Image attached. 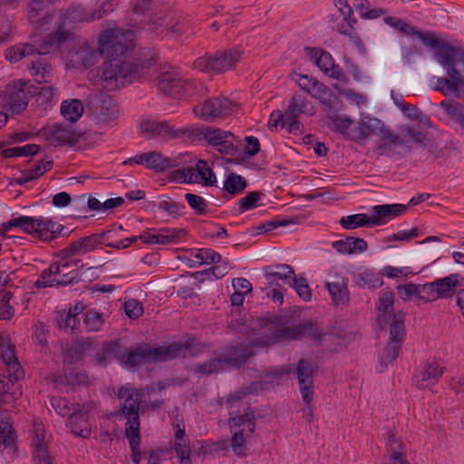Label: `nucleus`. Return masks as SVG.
Here are the masks:
<instances>
[{"label": "nucleus", "instance_id": "obj_13", "mask_svg": "<svg viewBox=\"0 0 464 464\" xmlns=\"http://www.w3.org/2000/svg\"><path fill=\"white\" fill-rule=\"evenodd\" d=\"M27 84L28 82L23 80L10 82L0 97L3 107L13 113L23 111L33 97V92Z\"/></svg>", "mask_w": 464, "mask_h": 464}, {"label": "nucleus", "instance_id": "obj_3", "mask_svg": "<svg viewBox=\"0 0 464 464\" xmlns=\"http://www.w3.org/2000/svg\"><path fill=\"white\" fill-rule=\"evenodd\" d=\"M458 55V48L445 43H442L436 52L437 61L447 70L448 78H438L435 90L441 92L445 96L459 97L463 92L464 77L456 68Z\"/></svg>", "mask_w": 464, "mask_h": 464}, {"label": "nucleus", "instance_id": "obj_24", "mask_svg": "<svg viewBox=\"0 0 464 464\" xmlns=\"http://www.w3.org/2000/svg\"><path fill=\"white\" fill-rule=\"evenodd\" d=\"M407 210L403 204H382L372 208L371 226H382L402 215Z\"/></svg>", "mask_w": 464, "mask_h": 464}, {"label": "nucleus", "instance_id": "obj_25", "mask_svg": "<svg viewBox=\"0 0 464 464\" xmlns=\"http://www.w3.org/2000/svg\"><path fill=\"white\" fill-rule=\"evenodd\" d=\"M444 368L432 361L424 365L422 371L415 375V385L420 390L431 389L443 375Z\"/></svg>", "mask_w": 464, "mask_h": 464}, {"label": "nucleus", "instance_id": "obj_22", "mask_svg": "<svg viewBox=\"0 0 464 464\" xmlns=\"http://www.w3.org/2000/svg\"><path fill=\"white\" fill-rule=\"evenodd\" d=\"M316 368L305 359H300L296 364V375L299 383V390L303 401L311 400V393H314V374Z\"/></svg>", "mask_w": 464, "mask_h": 464}, {"label": "nucleus", "instance_id": "obj_42", "mask_svg": "<svg viewBox=\"0 0 464 464\" xmlns=\"http://www.w3.org/2000/svg\"><path fill=\"white\" fill-rule=\"evenodd\" d=\"M388 451L390 453L389 464H410L403 451L402 443L393 435H390L387 440Z\"/></svg>", "mask_w": 464, "mask_h": 464}, {"label": "nucleus", "instance_id": "obj_44", "mask_svg": "<svg viewBox=\"0 0 464 464\" xmlns=\"http://www.w3.org/2000/svg\"><path fill=\"white\" fill-rule=\"evenodd\" d=\"M191 256L195 258V260H193L194 266H201L204 264H217L221 261V255L212 248H200L191 250Z\"/></svg>", "mask_w": 464, "mask_h": 464}, {"label": "nucleus", "instance_id": "obj_33", "mask_svg": "<svg viewBox=\"0 0 464 464\" xmlns=\"http://www.w3.org/2000/svg\"><path fill=\"white\" fill-rule=\"evenodd\" d=\"M34 447L33 457L36 464H53L47 446L44 442V433L40 427H34V437L32 440Z\"/></svg>", "mask_w": 464, "mask_h": 464}, {"label": "nucleus", "instance_id": "obj_5", "mask_svg": "<svg viewBox=\"0 0 464 464\" xmlns=\"http://www.w3.org/2000/svg\"><path fill=\"white\" fill-rule=\"evenodd\" d=\"M62 259L53 262L50 266L44 269L39 278L35 281L36 288H46L59 285H68L79 281V271L77 264L67 260L60 252Z\"/></svg>", "mask_w": 464, "mask_h": 464}, {"label": "nucleus", "instance_id": "obj_50", "mask_svg": "<svg viewBox=\"0 0 464 464\" xmlns=\"http://www.w3.org/2000/svg\"><path fill=\"white\" fill-rule=\"evenodd\" d=\"M333 29L341 34L348 35L352 31H354V26L357 24V19L353 15H341L335 19L332 18Z\"/></svg>", "mask_w": 464, "mask_h": 464}, {"label": "nucleus", "instance_id": "obj_51", "mask_svg": "<svg viewBox=\"0 0 464 464\" xmlns=\"http://www.w3.org/2000/svg\"><path fill=\"white\" fill-rule=\"evenodd\" d=\"M339 223L344 229H354L364 226H371V218L362 213L353 214L343 217Z\"/></svg>", "mask_w": 464, "mask_h": 464}, {"label": "nucleus", "instance_id": "obj_43", "mask_svg": "<svg viewBox=\"0 0 464 464\" xmlns=\"http://www.w3.org/2000/svg\"><path fill=\"white\" fill-rule=\"evenodd\" d=\"M215 358H212L207 362L202 363H198L194 365V372L202 375H210L214 372H218L222 370H226V366L221 359L218 352H215Z\"/></svg>", "mask_w": 464, "mask_h": 464}, {"label": "nucleus", "instance_id": "obj_34", "mask_svg": "<svg viewBox=\"0 0 464 464\" xmlns=\"http://www.w3.org/2000/svg\"><path fill=\"white\" fill-rule=\"evenodd\" d=\"M460 276L459 274H450L443 278H438L433 281L438 298H450L457 294L455 288L461 285L459 283Z\"/></svg>", "mask_w": 464, "mask_h": 464}, {"label": "nucleus", "instance_id": "obj_8", "mask_svg": "<svg viewBox=\"0 0 464 464\" xmlns=\"http://www.w3.org/2000/svg\"><path fill=\"white\" fill-rule=\"evenodd\" d=\"M140 130L147 138H160L165 141L188 139L196 131L194 126L177 127L168 121L146 120L140 123Z\"/></svg>", "mask_w": 464, "mask_h": 464}, {"label": "nucleus", "instance_id": "obj_41", "mask_svg": "<svg viewBox=\"0 0 464 464\" xmlns=\"http://www.w3.org/2000/svg\"><path fill=\"white\" fill-rule=\"evenodd\" d=\"M401 348V343H399V342L389 341L379 359V364L376 366V370L382 372L389 363L393 362L397 359Z\"/></svg>", "mask_w": 464, "mask_h": 464}, {"label": "nucleus", "instance_id": "obj_56", "mask_svg": "<svg viewBox=\"0 0 464 464\" xmlns=\"http://www.w3.org/2000/svg\"><path fill=\"white\" fill-rule=\"evenodd\" d=\"M296 294L305 302H309L312 299V290L310 289L307 279L304 276H295L289 284Z\"/></svg>", "mask_w": 464, "mask_h": 464}, {"label": "nucleus", "instance_id": "obj_11", "mask_svg": "<svg viewBox=\"0 0 464 464\" xmlns=\"http://www.w3.org/2000/svg\"><path fill=\"white\" fill-rule=\"evenodd\" d=\"M237 104L230 99L219 96L206 100L194 107V112L204 121L225 119L237 112Z\"/></svg>", "mask_w": 464, "mask_h": 464}, {"label": "nucleus", "instance_id": "obj_1", "mask_svg": "<svg viewBox=\"0 0 464 464\" xmlns=\"http://www.w3.org/2000/svg\"><path fill=\"white\" fill-rule=\"evenodd\" d=\"M133 41L134 34L130 30L122 33L106 30L99 37L98 50L86 43L72 48L65 56L67 66L87 69L94 65L101 55L106 54L110 58L100 68L102 86L108 91L124 87L126 83L145 77L158 63L151 53L127 59L126 53L134 47Z\"/></svg>", "mask_w": 464, "mask_h": 464}, {"label": "nucleus", "instance_id": "obj_15", "mask_svg": "<svg viewBox=\"0 0 464 464\" xmlns=\"http://www.w3.org/2000/svg\"><path fill=\"white\" fill-rule=\"evenodd\" d=\"M296 83L312 98L318 100L324 107L334 109L338 97L324 83L307 74H297Z\"/></svg>", "mask_w": 464, "mask_h": 464}, {"label": "nucleus", "instance_id": "obj_60", "mask_svg": "<svg viewBox=\"0 0 464 464\" xmlns=\"http://www.w3.org/2000/svg\"><path fill=\"white\" fill-rule=\"evenodd\" d=\"M289 224H293V221L287 218H284L280 216L275 217L271 220H267L260 223L255 227L256 233L257 235L265 234L270 232L274 229H276L280 227H285Z\"/></svg>", "mask_w": 464, "mask_h": 464}, {"label": "nucleus", "instance_id": "obj_27", "mask_svg": "<svg viewBox=\"0 0 464 464\" xmlns=\"http://www.w3.org/2000/svg\"><path fill=\"white\" fill-rule=\"evenodd\" d=\"M263 271L269 287L278 285L277 280L289 285L295 276L294 268L286 264L266 266Z\"/></svg>", "mask_w": 464, "mask_h": 464}, {"label": "nucleus", "instance_id": "obj_47", "mask_svg": "<svg viewBox=\"0 0 464 464\" xmlns=\"http://www.w3.org/2000/svg\"><path fill=\"white\" fill-rule=\"evenodd\" d=\"M11 298L12 293L0 281V320H9L14 314V308L10 304Z\"/></svg>", "mask_w": 464, "mask_h": 464}, {"label": "nucleus", "instance_id": "obj_48", "mask_svg": "<svg viewBox=\"0 0 464 464\" xmlns=\"http://www.w3.org/2000/svg\"><path fill=\"white\" fill-rule=\"evenodd\" d=\"M440 107L445 111L450 119L459 124L460 128L464 130V106L460 103L451 101H443L440 102Z\"/></svg>", "mask_w": 464, "mask_h": 464}, {"label": "nucleus", "instance_id": "obj_18", "mask_svg": "<svg viewBox=\"0 0 464 464\" xmlns=\"http://www.w3.org/2000/svg\"><path fill=\"white\" fill-rule=\"evenodd\" d=\"M0 359L6 366L10 379L18 381L24 377V371L15 354V345L8 336L0 338Z\"/></svg>", "mask_w": 464, "mask_h": 464}, {"label": "nucleus", "instance_id": "obj_49", "mask_svg": "<svg viewBox=\"0 0 464 464\" xmlns=\"http://www.w3.org/2000/svg\"><path fill=\"white\" fill-rule=\"evenodd\" d=\"M15 442V433L12 425L0 420V452L5 449H12Z\"/></svg>", "mask_w": 464, "mask_h": 464}, {"label": "nucleus", "instance_id": "obj_26", "mask_svg": "<svg viewBox=\"0 0 464 464\" xmlns=\"http://www.w3.org/2000/svg\"><path fill=\"white\" fill-rule=\"evenodd\" d=\"M379 128V119L363 114L361 116L357 125L351 129L350 136L353 140H363L370 136H376Z\"/></svg>", "mask_w": 464, "mask_h": 464}, {"label": "nucleus", "instance_id": "obj_61", "mask_svg": "<svg viewBox=\"0 0 464 464\" xmlns=\"http://www.w3.org/2000/svg\"><path fill=\"white\" fill-rule=\"evenodd\" d=\"M83 324L87 331L90 332H98L100 331L103 324L104 319L102 314L98 313L94 310H89L84 314Z\"/></svg>", "mask_w": 464, "mask_h": 464}, {"label": "nucleus", "instance_id": "obj_17", "mask_svg": "<svg viewBox=\"0 0 464 464\" xmlns=\"http://www.w3.org/2000/svg\"><path fill=\"white\" fill-rule=\"evenodd\" d=\"M131 163L143 165L156 172H163L177 165L175 160L166 157L161 152L156 150L141 153L123 161L124 165Z\"/></svg>", "mask_w": 464, "mask_h": 464}, {"label": "nucleus", "instance_id": "obj_19", "mask_svg": "<svg viewBox=\"0 0 464 464\" xmlns=\"http://www.w3.org/2000/svg\"><path fill=\"white\" fill-rule=\"evenodd\" d=\"M308 105V101L300 94H295L291 98L289 105L284 111L289 132L301 131V122L298 119L301 114L306 113Z\"/></svg>", "mask_w": 464, "mask_h": 464}, {"label": "nucleus", "instance_id": "obj_37", "mask_svg": "<svg viewBox=\"0 0 464 464\" xmlns=\"http://www.w3.org/2000/svg\"><path fill=\"white\" fill-rule=\"evenodd\" d=\"M393 305V294L389 291L382 292L379 297V316L378 322L381 326H383L391 321L392 314L391 313Z\"/></svg>", "mask_w": 464, "mask_h": 464}, {"label": "nucleus", "instance_id": "obj_6", "mask_svg": "<svg viewBox=\"0 0 464 464\" xmlns=\"http://www.w3.org/2000/svg\"><path fill=\"white\" fill-rule=\"evenodd\" d=\"M71 34L63 27L48 34L38 48L30 44H17L5 51V56L11 63L34 54L42 55L49 53L53 49L59 48L68 40Z\"/></svg>", "mask_w": 464, "mask_h": 464}, {"label": "nucleus", "instance_id": "obj_46", "mask_svg": "<svg viewBox=\"0 0 464 464\" xmlns=\"http://www.w3.org/2000/svg\"><path fill=\"white\" fill-rule=\"evenodd\" d=\"M92 345V338L81 339L75 342L66 352V357L69 362L81 360Z\"/></svg>", "mask_w": 464, "mask_h": 464}, {"label": "nucleus", "instance_id": "obj_2", "mask_svg": "<svg viewBox=\"0 0 464 464\" xmlns=\"http://www.w3.org/2000/svg\"><path fill=\"white\" fill-rule=\"evenodd\" d=\"M287 316L271 314L259 319V326L266 328L257 334L255 343L260 346H270L280 343L301 341L304 338L320 342L327 335L313 321H302L290 325Z\"/></svg>", "mask_w": 464, "mask_h": 464}, {"label": "nucleus", "instance_id": "obj_32", "mask_svg": "<svg viewBox=\"0 0 464 464\" xmlns=\"http://www.w3.org/2000/svg\"><path fill=\"white\" fill-rule=\"evenodd\" d=\"M46 139L55 146L73 145L75 142L74 132L70 129L60 125H53L44 131Z\"/></svg>", "mask_w": 464, "mask_h": 464}, {"label": "nucleus", "instance_id": "obj_53", "mask_svg": "<svg viewBox=\"0 0 464 464\" xmlns=\"http://www.w3.org/2000/svg\"><path fill=\"white\" fill-rule=\"evenodd\" d=\"M51 403L55 411L63 417H69L76 411V407L82 405L79 403H72L63 397H53Z\"/></svg>", "mask_w": 464, "mask_h": 464}, {"label": "nucleus", "instance_id": "obj_57", "mask_svg": "<svg viewBox=\"0 0 464 464\" xmlns=\"http://www.w3.org/2000/svg\"><path fill=\"white\" fill-rule=\"evenodd\" d=\"M40 150L39 145L26 144L22 147L6 148L2 150L4 158L35 155Z\"/></svg>", "mask_w": 464, "mask_h": 464}, {"label": "nucleus", "instance_id": "obj_36", "mask_svg": "<svg viewBox=\"0 0 464 464\" xmlns=\"http://www.w3.org/2000/svg\"><path fill=\"white\" fill-rule=\"evenodd\" d=\"M22 395V392L20 390V384L14 378H11L8 374L7 382H5V380L0 378V401L5 403H11Z\"/></svg>", "mask_w": 464, "mask_h": 464}, {"label": "nucleus", "instance_id": "obj_29", "mask_svg": "<svg viewBox=\"0 0 464 464\" xmlns=\"http://www.w3.org/2000/svg\"><path fill=\"white\" fill-rule=\"evenodd\" d=\"M153 362L151 355V347L147 344L139 346L134 350H127L122 347L121 363L130 367L140 364Z\"/></svg>", "mask_w": 464, "mask_h": 464}, {"label": "nucleus", "instance_id": "obj_58", "mask_svg": "<svg viewBox=\"0 0 464 464\" xmlns=\"http://www.w3.org/2000/svg\"><path fill=\"white\" fill-rule=\"evenodd\" d=\"M59 92L51 85L43 86L37 92V102L48 107L58 101Z\"/></svg>", "mask_w": 464, "mask_h": 464}, {"label": "nucleus", "instance_id": "obj_14", "mask_svg": "<svg viewBox=\"0 0 464 464\" xmlns=\"http://www.w3.org/2000/svg\"><path fill=\"white\" fill-rule=\"evenodd\" d=\"M87 110L95 120L102 123H110L115 121L120 112L116 101L102 92L91 94Z\"/></svg>", "mask_w": 464, "mask_h": 464}, {"label": "nucleus", "instance_id": "obj_39", "mask_svg": "<svg viewBox=\"0 0 464 464\" xmlns=\"http://www.w3.org/2000/svg\"><path fill=\"white\" fill-rule=\"evenodd\" d=\"M84 107L82 102L78 99L63 101L61 104V113L65 120L75 122L82 115Z\"/></svg>", "mask_w": 464, "mask_h": 464}, {"label": "nucleus", "instance_id": "obj_64", "mask_svg": "<svg viewBox=\"0 0 464 464\" xmlns=\"http://www.w3.org/2000/svg\"><path fill=\"white\" fill-rule=\"evenodd\" d=\"M417 299L423 303H431L439 299L433 282L423 285L418 284Z\"/></svg>", "mask_w": 464, "mask_h": 464}, {"label": "nucleus", "instance_id": "obj_40", "mask_svg": "<svg viewBox=\"0 0 464 464\" xmlns=\"http://www.w3.org/2000/svg\"><path fill=\"white\" fill-rule=\"evenodd\" d=\"M28 68L31 75L34 76L37 82H47L50 81L53 67L45 59L40 57L36 61H33Z\"/></svg>", "mask_w": 464, "mask_h": 464}, {"label": "nucleus", "instance_id": "obj_54", "mask_svg": "<svg viewBox=\"0 0 464 464\" xmlns=\"http://www.w3.org/2000/svg\"><path fill=\"white\" fill-rule=\"evenodd\" d=\"M246 187V181L245 178L236 173H230L224 183L225 190L233 196L242 193Z\"/></svg>", "mask_w": 464, "mask_h": 464}, {"label": "nucleus", "instance_id": "obj_28", "mask_svg": "<svg viewBox=\"0 0 464 464\" xmlns=\"http://www.w3.org/2000/svg\"><path fill=\"white\" fill-rule=\"evenodd\" d=\"M88 408L85 404L76 407V411L68 417L67 427L76 436L88 438L91 435L86 414Z\"/></svg>", "mask_w": 464, "mask_h": 464}, {"label": "nucleus", "instance_id": "obj_12", "mask_svg": "<svg viewBox=\"0 0 464 464\" xmlns=\"http://www.w3.org/2000/svg\"><path fill=\"white\" fill-rule=\"evenodd\" d=\"M172 180L179 183H199L205 186L216 184V175L206 160H198L196 166L178 169L171 173Z\"/></svg>", "mask_w": 464, "mask_h": 464}, {"label": "nucleus", "instance_id": "obj_20", "mask_svg": "<svg viewBox=\"0 0 464 464\" xmlns=\"http://www.w3.org/2000/svg\"><path fill=\"white\" fill-rule=\"evenodd\" d=\"M218 353L227 369L228 367L239 368L254 354V351L250 345L239 343L227 346Z\"/></svg>", "mask_w": 464, "mask_h": 464}, {"label": "nucleus", "instance_id": "obj_23", "mask_svg": "<svg viewBox=\"0 0 464 464\" xmlns=\"http://www.w3.org/2000/svg\"><path fill=\"white\" fill-rule=\"evenodd\" d=\"M193 349L192 343L188 340L185 343L173 342L168 345L156 348L151 347L153 362H167L180 356H185V352Z\"/></svg>", "mask_w": 464, "mask_h": 464}, {"label": "nucleus", "instance_id": "obj_45", "mask_svg": "<svg viewBox=\"0 0 464 464\" xmlns=\"http://www.w3.org/2000/svg\"><path fill=\"white\" fill-rule=\"evenodd\" d=\"M390 323V338L389 341L399 342L402 344L405 336L404 315L401 313L392 314Z\"/></svg>", "mask_w": 464, "mask_h": 464}, {"label": "nucleus", "instance_id": "obj_63", "mask_svg": "<svg viewBox=\"0 0 464 464\" xmlns=\"http://www.w3.org/2000/svg\"><path fill=\"white\" fill-rule=\"evenodd\" d=\"M230 447L233 452L238 458H244L246 456V438L244 436V430L236 431L230 440Z\"/></svg>", "mask_w": 464, "mask_h": 464}, {"label": "nucleus", "instance_id": "obj_59", "mask_svg": "<svg viewBox=\"0 0 464 464\" xmlns=\"http://www.w3.org/2000/svg\"><path fill=\"white\" fill-rule=\"evenodd\" d=\"M55 323L61 330H74L80 324L79 319H74L71 313L66 310L57 311L55 315Z\"/></svg>", "mask_w": 464, "mask_h": 464}, {"label": "nucleus", "instance_id": "obj_30", "mask_svg": "<svg viewBox=\"0 0 464 464\" xmlns=\"http://www.w3.org/2000/svg\"><path fill=\"white\" fill-rule=\"evenodd\" d=\"M333 247L343 255L361 254L367 250L368 244L363 238L346 237L332 244Z\"/></svg>", "mask_w": 464, "mask_h": 464}, {"label": "nucleus", "instance_id": "obj_21", "mask_svg": "<svg viewBox=\"0 0 464 464\" xmlns=\"http://www.w3.org/2000/svg\"><path fill=\"white\" fill-rule=\"evenodd\" d=\"M109 234V231H104L99 234H92L87 237H82L63 248L62 250V254L64 256H72L76 254H85L92 251L102 244V239L106 237Z\"/></svg>", "mask_w": 464, "mask_h": 464}, {"label": "nucleus", "instance_id": "obj_4", "mask_svg": "<svg viewBox=\"0 0 464 464\" xmlns=\"http://www.w3.org/2000/svg\"><path fill=\"white\" fill-rule=\"evenodd\" d=\"M12 227H18L24 233L33 236L42 241H52L58 237L64 227L51 218L44 217L19 216L12 218L2 224V232H5Z\"/></svg>", "mask_w": 464, "mask_h": 464}, {"label": "nucleus", "instance_id": "obj_62", "mask_svg": "<svg viewBox=\"0 0 464 464\" xmlns=\"http://www.w3.org/2000/svg\"><path fill=\"white\" fill-rule=\"evenodd\" d=\"M385 24L398 30L401 34L405 35H416L418 28L416 26L411 25L409 23H406L401 18H396L392 16H386L384 18Z\"/></svg>", "mask_w": 464, "mask_h": 464}, {"label": "nucleus", "instance_id": "obj_52", "mask_svg": "<svg viewBox=\"0 0 464 464\" xmlns=\"http://www.w3.org/2000/svg\"><path fill=\"white\" fill-rule=\"evenodd\" d=\"M154 232V241L155 244L166 245L169 243H173L178 240L180 237V234L183 233L182 230H177L175 228L170 227H163L160 229L153 228Z\"/></svg>", "mask_w": 464, "mask_h": 464}, {"label": "nucleus", "instance_id": "obj_38", "mask_svg": "<svg viewBox=\"0 0 464 464\" xmlns=\"http://www.w3.org/2000/svg\"><path fill=\"white\" fill-rule=\"evenodd\" d=\"M305 53L311 60L314 62L316 66L324 72L334 63V59L330 53L321 48L305 47Z\"/></svg>", "mask_w": 464, "mask_h": 464}, {"label": "nucleus", "instance_id": "obj_10", "mask_svg": "<svg viewBox=\"0 0 464 464\" xmlns=\"http://www.w3.org/2000/svg\"><path fill=\"white\" fill-rule=\"evenodd\" d=\"M194 130H197L189 136V140H200L204 139L208 145L216 147L221 154L235 155L237 148L234 145L236 137L231 131L223 130L219 128H206L200 129L194 126Z\"/></svg>", "mask_w": 464, "mask_h": 464}, {"label": "nucleus", "instance_id": "obj_7", "mask_svg": "<svg viewBox=\"0 0 464 464\" xmlns=\"http://www.w3.org/2000/svg\"><path fill=\"white\" fill-rule=\"evenodd\" d=\"M121 404V410L126 419L125 430H140L139 411L144 396L143 390L137 389L129 383L121 386L117 393Z\"/></svg>", "mask_w": 464, "mask_h": 464}, {"label": "nucleus", "instance_id": "obj_35", "mask_svg": "<svg viewBox=\"0 0 464 464\" xmlns=\"http://www.w3.org/2000/svg\"><path fill=\"white\" fill-rule=\"evenodd\" d=\"M122 345L119 341L106 342L102 347L96 352L95 359L98 364L106 365L111 360L116 359L121 362Z\"/></svg>", "mask_w": 464, "mask_h": 464}, {"label": "nucleus", "instance_id": "obj_31", "mask_svg": "<svg viewBox=\"0 0 464 464\" xmlns=\"http://www.w3.org/2000/svg\"><path fill=\"white\" fill-rule=\"evenodd\" d=\"M348 279L341 277L334 282H327L325 287L334 305H346L349 303Z\"/></svg>", "mask_w": 464, "mask_h": 464}, {"label": "nucleus", "instance_id": "obj_9", "mask_svg": "<svg viewBox=\"0 0 464 464\" xmlns=\"http://www.w3.org/2000/svg\"><path fill=\"white\" fill-rule=\"evenodd\" d=\"M242 52L237 48L224 52L218 51L195 60L194 67L208 73H222L233 69L241 58Z\"/></svg>", "mask_w": 464, "mask_h": 464}, {"label": "nucleus", "instance_id": "obj_55", "mask_svg": "<svg viewBox=\"0 0 464 464\" xmlns=\"http://www.w3.org/2000/svg\"><path fill=\"white\" fill-rule=\"evenodd\" d=\"M125 436L129 440L131 450V459L135 464H140L141 459V452L140 450V430H125Z\"/></svg>", "mask_w": 464, "mask_h": 464}, {"label": "nucleus", "instance_id": "obj_16", "mask_svg": "<svg viewBox=\"0 0 464 464\" xmlns=\"http://www.w3.org/2000/svg\"><path fill=\"white\" fill-rule=\"evenodd\" d=\"M159 90L167 96L181 99L189 96L193 83L189 80L178 77L173 72H164L158 80Z\"/></svg>", "mask_w": 464, "mask_h": 464}]
</instances>
